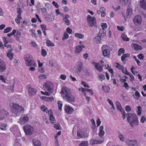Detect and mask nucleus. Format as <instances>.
Segmentation results:
<instances>
[{"label":"nucleus","mask_w":146,"mask_h":146,"mask_svg":"<svg viewBox=\"0 0 146 146\" xmlns=\"http://www.w3.org/2000/svg\"><path fill=\"white\" fill-rule=\"evenodd\" d=\"M120 106H121V105L119 103V111L122 114V117L123 119H125L126 115L127 121L132 127H133L134 126H138L139 121L136 114L134 113H127L126 114L124 110L121 108Z\"/></svg>","instance_id":"obj_1"},{"label":"nucleus","mask_w":146,"mask_h":146,"mask_svg":"<svg viewBox=\"0 0 146 146\" xmlns=\"http://www.w3.org/2000/svg\"><path fill=\"white\" fill-rule=\"evenodd\" d=\"M62 96L64 99H66V100L70 103L74 102V98L72 96L70 90L66 87H64L61 90Z\"/></svg>","instance_id":"obj_2"},{"label":"nucleus","mask_w":146,"mask_h":146,"mask_svg":"<svg viewBox=\"0 0 146 146\" xmlns=\"http://www.w3.org/2000/svg\"><path fill=\"white\" fill-rule=\"evenodd\" d=\"M23 110L22 107L17 104H14L12 109V112L17 115Z\"/></svg>","instance_id":"obj_3"},{"label":"nucleus","mask_w":146,"mask_h":146,"mask_svg":"<svg viewBox=\"0 0 146 146\" xmlns=\"http://www.w3.org/2000/svg\"><path fill=\"white\" fill-rule=\"evenodd\" d=\"M83 68V64L81 62H78L74 68L75 72L78 74H80Z\"/></svg>","instance_id":"obj_4"},{"label":"nucleus","mask_w":146,"mask_h":146,"mask_svg":"<svg viewBox=\"0 0 146 146\" xmlns=\"http://www.w3.org/2000/svg\"><path fill=\"white\" fill-rule=\"evenodd\" d=\"M87 20L90 26L92 27L96 26V20L94 17H91L90 15H88L87 17Z\"/></svg>","instance_id":"obj_5"},{"label":"nucleus","mask_w":146,"mask_h":146,"mask_svg":"<svg viewBox=\"0 0 146 146\" xmlns=\"http://www.w3.org/2000/svg\"><path fill=\"white\" fill-rule=\"evenodd\" d=\"M44 88L50 93L53 92V84L50 81H47L44 84Z\"/></svg>","instance_id":"obj_6"},{"label":"nucleus","mask_w":146,"mask_h":146,"mask_svg":"<svg viewBox=\"0 0 146 146\" xmlns=\"http://www.w3.org/2000/svg\"><path fill=\"white\" fill-rule=\"evenodd\" d=\"M23 129L25 133L27 135H31L33 132V127L29 125H26L24 126Z\"/></svg>","instance_id":"obj_7"},{"label":"nucleus","mask_w":146,"mask_h":146,"mask_svg":"<svg viewBox=\"0 0 146 146\" xmlns=\"http://www.w3.org/2000/svg\"><path fill=\"white\" fill-rule=\"evenodd\" d=\"M142 18L140 15L135 16L133 19V22L134 24L137 26L140 25L141 23Z\"/></svg>","instance_id":"obj_8"},{"label":"nucleus","mask_w":146,"mask_h":146,"mask_svg":"<svg viewBox=\"0 0 146 146\" xmlns=\"http://www.w3.org/2000/svg\"><path fill=\"white\" fill-rule=\"evenodd\" d=\"M88 136V134L86 132H83L80 130L77 131V136L78 137V139L85 138Z\"/></svg>","instance_id":"obj_9"},{"label":"nucleus","mask_w":146,"mask_h":146,"mask_svg":"<svg viewBox=\"0 0 146 146\" xmlns=\"http://www.w3.org/2000/svg\"><path fill=\"white\" fill-rule=\"evenodd\" d=\"M8 113L7 111L4 109H0V120L5 119L7 116Z\"/></svg>","instance_id":"obj_10"},{"label":"nucleus","mask_w":146,"mask_h":146,"mask_svg":"<svg viewBox=\"0 0 146 146\" xmlns=\"http://www.w3.org/2000/svg\"><path fill=\"white\" fill-rule=\"evenodd\" d=\"M29 118L26 115L22 116L20 119L19 123L20 124L23 125L27 123L28 121Z\"/></svg>","instance_id":"obj_11"},{"label":"nucleus","mask_w":146,"mask_h":146,"mask_svg":"<svg viewBox=\"0 0 146 146\" xmlns=\"http://www.w3.org/2000/svg\"><path fill=\"white\" fill-rule=\"evenodd\" d=\"M106 45H103L102 47V53L105 57H108L110 54V51L109 50L106 49Z\"/></svg>","instance_id":"obj_12"},{"label":"nucleus","mask_w":146,"mask_h":146,"mask_svg":"<svg viewBox=\"0 0 146 146\" xmlns=\"http://www.w3.org/2000/svg\"><path fill=\"white\" fill-rule=\"evenodd\" d=\"M78 89L79 90L81 91L83 93L84 95V96H86V91L90 92L91 95L93 94L92 90L83 88H79Z\"/></svg>","instance_id":"obj_13"},{"label":"nucleus","mask_w":146,"mask_h":146,"mask_svg":"<svg viewBox=\"0 0 146 146\" xmlns=\"http://www.w3.org/2000/svg\"><path fill=\"white\" fill-rule=\"evenodd\" d=\"M29 94L30 95H34L37 92L36 90L32 87L30 85H28L27 86Z\"/></svg>","instance_id":"obj_14"},{"label":"nucleus","mask_w":146,"mask_h":146,"mask_svg":"<svg viewBox=\"0 0 146 146\" xmlns=\"http://www.w3.org/2000/svg\"><path fill=\"white\" fill-rule=\"evenodd\" d=\"M92 63L94 66L95 68L99 72H101L103 70L102 66L99 63L94 62H92Z\"/></svg>","instance_id":"obj_15"},{"label":"nucleus","mask_w":146,"mask_h":146,"mask_svg":"<svg viewBox=\"0 0 146 146\" xmlns=\"http://www.w3.org/2000/svg\"><path fill=\"white\" fill-rule=\"evenodd\" d=\"M125 142L127 144L131 146H135L137 143V141L134 139H127Z\"/></svg>","instance_id":"obj_16"},{"label":"nucleus","mask_w":146,"mask_h":146,"mask_svg":"<svg viewBox=\"0 0 146 146\" xmlns=\"http://www.w3.org/2000/svg\"><path fill=\"white\" fill-rule=\"evenodd\" d=\"M21 34L19 31H17L16 30V32L14 35V37L15 40L18 42L21 41L20 38L21 37Z\"/></svg>","instance_id":"obj_17"},{"label":"nucleus","mask_w":146,"mask_h":146,"mask_svg":"<svg viewBox=\"0 0 146 146\" xmlns=\"http://www.w3.org/2000/svg\"><path fill=\"white\" fill-rule=\"evenodd\" d=\"M70 18V15L68 14H66L64 16H63L62 19L65 22V24L67 25H69L70 24V22L68 19Z\"/></svg>","instance_id":"obj_18"},{"label":"nucleus","mask_w":146,"mask_h":146,"mask_svg":"<svg viewBox=\"0 0 146 146\" xmlns=\"http://www.w3.org/2000/svg\"><path fill=\"white\" fill-rule=\"evenodd\" d=\"M53 113L51 110L50 109L48 111V115H50L49 118L51 123H54L56 122L55 118L54 117L53 114Z\"/></svg>","instance_id":"obj_19"},{"label":"nucleus","mask_w":146,"mask_h":146,"mask_svg":"<svg viewBox=\"0 0 146 146\" xmlns=\"http://www.w3.org/2000/svg\"><path fill=\"white\" fill-rule=\"evenodd\" d=\"M97 13L99 15H100L101 13V16L102 17H104L106 15L105 9L104 7H100L99 10L97 11Z\"/></svg>","instance_id":"obj_20"},{"label":"nucleus","mask_w":146,"mask_h":146,"mask_svg":"<svg viewBox=\"0 0 146 146\" xmlns=\"http://www.w3.org/2000/svg\"><path fill=\"white\" fill-rule=\"evenodd\" d=\"M6 64L3 61L0 60V72H3L5 70Z\"/></svg>","instance_id":"obj_21"},{"label":"nucleus","mask_w":146,"mask_h":146,"mask_svg":"<svg viewBox=\"0 0 146 146\" xmlns=\"http://www.w3.org/2000/svg\"><path fill=\"white\" fill-rule=\"evenodd\" d=\"M64 109L66 112L68 114L71 113L74 111L73 108L68 105L65 106Z\"/></svg>","instance_id":"obj_22"},{"label":"nucleus","mask_w":146,"mask_h":146,"mask_svg":"<svg viewBox=\"0 0 146 146\" xmlns=\"http://www.w3.org/2000/svg\"><path fill=\"white\" fill-rule=\"evenodd\" d=\"M84 47V46L83 45L76 46L75 48V52L76 54L80 53L82 50V48Z\"/></svg>","instance_id":"obj_23"},{"label":"nucleus","mask_w":146,"mask_h":146,"mask_svg":"<svg viewBox=\"0 0 146 146\" xmlns=\"http://www.w3.org/2000/svg\"><path fill=\"white\" fill-rule=\"evenodd\" d=\"M105 134V132L104 130V127L102 125L99 128V132L98 135L101 138L104 136Z\"/></svg>","instance_id":"obj_24"},{"label":"nucleus","mask_w":146,"mask_h":146,"mask_svg":"<svg viewBox=\"0 0 146 146\" xmlns=\"http://www.w3.org/2000/svg\"><path fill=\"white\" fill-rule=\"evenodd\" d=\"M11 131L14 134H15L16 132L19 133V129L16 125H13L11 128Z\"/></svg>","instance_id":"obj_25"},{"label":"nucleus","mask_w":146,"mask_h":146,"mask_svg":"<svg viewBox=\"0 0 146 146\" xmlns=\"http://www.w3.org/2000/svg\"><path fill=\"white\" fill-rule=\"evenodd\" d=\"M24 60L25 62L29 61H30L31 62L32 60H33V59L31 55L27 54L25 56Z\"/></svg>","instance_id":"obj_26"},{"label":"nucleus","mask_w":146,"mask_h":146,"mask_svg":"<svg viewBox=\"0 0 146 146\" xmlns=\"http://www.w3.org/2000/svg\"><path fill=\"white\" fill-rule=\"evenodd\" d=\"M12 50L10 49L8 51V52L7 54V56L8 58H9L10 60L12 59L13 56H14L12 52Z\"/></svg>","instance_id":"obj_27"},{"label":"nucleus","mask_w":146,"mask_h":146,"mask_svg":"<svg viewBox=\"0 0 146 146\" xmlns=\"http://www.w3.org/2000/svg\"><path fill=\"white\" fill-rule=\"evenodd\" d=\"M130 56V54L128 53H126L124 54L121 57V59L123 63L124 64H125L126 61H125V59L126 58L129 57Z\"/></svg>","instance_id":"obj_28"},{"label":"nucleus","mask_w":146,"mask_h":146,"mask_svg":"<svg viewBox=\"0 0 146 146\" xmlns=\"http://www.w3.org/2000/svg\"><path fill=\"white\" fill-rule=\"evenodd\" d=\"M132 47L136 50H141L142 49V48L141 46L136 44H132Z\"/></svg>","instance_id":"obj_29"},{"label":"nucleus","mask_w":146,"mask_h":146,"mask_svg":"<svg viewBox=\"0 0 146 146\" xmlns=\"http://www.w3.org/2000/svg\"><path fill=\"white\" fill-rule=\"evenodd\" d=\"M133 12L132 9V8L130 7L129 6L127 8V10L126 15L127 17H128L131 15Z\"/></svg>","instance_id":"obj_30"},{"label":"nucleus","mask_w":146,"mask_h":146,"mask_svg":"<svg viewBox=\"0 0 146 146\" xmlns=\"http://www.w3.org/2000/svg\"><path fill=\"white\" fill-rule=\"evenodd\" d=\"M25 63L27 66H36V64L34 62V60H32L31 62L30 61H29L25 62Z\"/></svg>","instance_id":"obj_31"},{"label":"nucleus","mask_w":146,"mask_h":146,"mask_svg":"<svg viewBox=\"0 0 146 146\" xmlns=\"http://www.w3.org/2000/svg\"><path fill=\"white\" fill-rule=\"evenodd\" d=\"M106 31L105 30L100 29L99 33L98 36L101 38H103L106 35Z\"/></svg>","instance_id":"obj_32"},{"label":"nucleus","mask_w":146,"mask_h":146,"mask_svg":"<svg viewBox=\"0 0 146 146\" xmlns=\"http://www.w3.org/2000/svg\"><path fill=\"white\" fill-rule=\"evenodd\" d=\"M98 79L101 81H102L104 80L105 79V76L104 75L102 74L99 73L98 74Z\"/></svg>","instance_id":"obj_33"},{"label":"nucleus","mask_w":146,"mask_h":146,"mask_svg":"<svg viewBox=\"0 0 146 146\" xmlns=\"http://www.w3.org/2000/svg\"><path fill=\"white\" fill-rule=\"evenodd\" d=\"M33 142L35 145L36 146H41V143L38 140L36 139H34L33 140Z\"/></svg>","instance_id":"obj_34"},{"label":"nucleus","mask_w":146,"mask_h":146,"mask_svg":"<svg viewBox=\"0 0 146 146\" xmlns=\"http://www.w3.org/2000/svg\"><path fill=\"white\" fill-rule=\"evenodd\" d=\"M102 89L106 93L109 92L110 90V87L108 86H104L102 87Z\"/></svg>","instance_id":"obj_35"},{"label":"nucleus","mask_w":146,"mask_h":146,"mask_svg":"<svg viewBox=\"0 0 146 146\" xmlns=\"http://www.w3.org/2000/svg\"><path fill=\"white\" fill-rule=\"evenodd\" d=\"M140 5L143 9H146V2L145 0L140 1Z\"/></svg>","instance_id":"obj_36"},{"label":"nucleus","mask_w":146,"mask_h":146,"mask_svg":"<svg viewBox=\"0 0 146 146\" xmlns=\"http://www.w3.org/2000/svg\"><path fill=\"white\" fill-rule=\"evenodd\" d=\"M119 4L122 5L129 4L130 3V1L129 0H120Z\"/></svg>","instance_id":"obj_37"},{"label":"nucleus","mask_w":146,"mask_h":146,"mask_svg":"<svg viewBox=\"0 0 146 146\" xmlns=\"http://www.w3.org/2000/svg\"><path fill=\"white\" fill-rule=\"evenodd\" d=\"M82 74L86 77H88L90 75V73L89 71L87 69H85L82 72Z\"/></svg>","instance_id":"obj_38"},{"label":"nucleus","mask_w":146,"mask_h":146,"mask_svg":"<svg viewBox=\"0 0 146 146\" xmlns=\"http://www.w3.org/2000/svg\"><path fill=\"white\" fill-rule=\"evenodd\" d=\"M7 125L3 123H0V129L3 130H5L6 129Z\"/></svg>","instance_id":"obj_39"},{"label":"nucleus","mask_w":146,"mask_h":146,"mask_svg":"<svg viewBox=\"0 0 146 146\" xmlns=\"http://www.w3.org/2000/svg\"><path fill=\"white\" fill-rule=\"evenodd\" d=\"M46 44L48 46H55L54 43L52 42L49 40H47L46 41Z\"/></svg>","instance_id":"obj_40"},{"label":"nucleus","mask_w":146,"mask_h":146,"mask_svg":"<svg viewBox=\"0 0 146 146\" xmlns=\"http://www.w3.org/2000/svg\"><path fill=\"white\" fill-rule=\"evenodd\" d=\"M74 35L75 37L79 39H83L84 37V35L81 33H75Z\"/></svg>","instance_id":"obj_41"},{"label":"nucleus","mask_w":146,"mask_h":146,"mask_svg":"<svg viewBox=\"0 0 146 146\" xmlns=\"http://www.w3.org/2000/svg\"><path fill=\"white\" fill-rule=\"evenodd\" d=\"M21 15L20 14L18 15L17 18L15 19V21L18 24H19L20 23L21 20Z\"/></svg>","instance_id":"obj_42"},{"label":"nucleus","mask_w":146,"mask_h":146,"mask_svg":"<svg viewBox=\"0 0 146 146\" xmlns=\"http://www.w3.org/2000/svg\"><path fill=\"white\" fill-rule=\"evenodd\" d=\"M40 108L42 111L45 112L47 113L48 114V111H49V110H48L47 108L44 105L42 106Z\"/></svg>","instance_id":"obj_43"},{"label":"nucleus","mask_w":146,"mask_h":146,"mask_svg":"<svg viewBox=\"0 0 146 146\" xmlns=\"http://www.w3.org/2000/svg\"><path fill=\"white\" fill-rule=\"evenodd\" d=\"M121 37L124 41H128L129 40V38L127 37L126 35L124 33H123L121 35Z\"/></svg>","instance_id":"obj_44"},{"label":"nucleus","mask_w":146,"mask_h":146,"mask_svg":"<svg viewBox=\"0 0 146 146\" xmlns=\"http://www.w3.org/2000/svg\"><path fill=\"white\" fill-rule=\"evenodd\" d=\"M103 141L100 140V139H96L93 141V143L94 144H99L102 143Z\"/></svg>","instance_id":"obj_45"},{"label":"nucleus","mask_w":146,"mask_h":146,"mask_svg":"<svg viewBox=\"0 0 146 146\" xmlns=\"http://www.w3.org/2000/svg\"><path fill=\"white\" fill-rule=\"evenodd\" d=\"M88 144L87 141H83L78 146H88Z\"/></svg>","instance_id":"obj_46"},{"label":"nucleus","mask_w":146,"mask_h":146,"mask_svg":"<svg viewBox=\"0 0 146 146\" xmlns=\"http://www.w3.org/2000/svg\"><path fill=\"white\" fill-rule=\"evenodd\" d=\"M101 38L99 36H96L95 39V41L97 44H99L100 43L101 41Z\"/></svg>","instance_id":"obj_47"},{"label":"nucleus","mask_w":146,"mask_h":146,"mask_svg":"<svg viewBox=\"0 0 146 146\" xmlns=\"http://www.w3.org/2000/svg\"><path fill=\"white\" fill-rule=\"evenodd\" d=\"M68 35L66 32H65L63 36L62 39L63 41H64L65 40L68 38Z\"/></svg>","instance_id":"obj_48"},{"label":"nucleus","mask_w":146,"mask_h":146,"mask_svg":"<svg viewBox=\"0 0 146 146\" xmlns=\"http://www.w3.org/2000/svg\"><path fill=\"white\" fill-rule=\"evenodd\" d=\"M39 80H41L44 79L46 78V76L45 75L40 74L38 76Z\"/></svg>","instance_id":"obj_49"},{"label":"nucleus","mask_w":146,"mask_h":146,"mask_svg":"<svg viewBox=\"0 0 146 146\" xmlns=\"http://www.w3.org/2000/svg\"><path fill=\"white\" fill-rule=\"evenodd\" d=\"M20 143V140H18L17 141L16 140L13 146H21V144Z\"/></svg>","instance_id":"obj_50"},{"label":"nucleus","mask_w":146,"mask_h":146,"mask_svg":"<svg viewBox=\"0 0 146 146\" xmlns=\"http://www.w3.org/2000/svg\"><path fill=\"white\" fill-rule=\"evenodd\" d=\"M58 105L59 110L60 111L61 110L62 106V103L61 102L59 101L58 102Z\"/></svg>","instance_id":"obj_51"},{"label":"nucleus","mask_w":146,"mask_h":146,"mask_svg":"<svg viewBox=\"0 0 146 146\" xmlns=\"http://www.w3.org/2000/svg\"><path fill=\"white\" fill-rule=\"evenodd\" d=\"M12 30V28L10 27H7L4 30V33H7L9 32Z\"/></svg>","instance_id":"obj_52"},{"label":"nucleus","mask_w":146,"mask_h":146,"mask_svg":"<svg viewBox=\"0 0 146 146\" xmlns=\"http://www.w3.org/2000/svg\"><path fill=\"white\" fill-rule=\"evenodd\" d=\"M107 24L105 23H103L101 24V27H102V29L104 30H105V29H106L107 27Z\"/></svg>","instance_id":"obj_53"},{"label":"nucleus","mask_w":146,"mask_h":146,"mask_svg":"<svg viewBox=\"0 0 146 146\" xmlns=\"http://www.w3.org/2000/svg\"><path fill=\"white\" fill-rule=\"evenodd\" d=\"M54 127L55 129L58 130H60L61 127L60 125L58 124H55L54 125Z\"/></svg>","instance_id":"obj_54"},{"label":"nucleus","mask_w":146,"mask_h":146,"mask_svg":"<svg viewBox=\"0 0 146 146\" xmlns=\"http://www.w3.org/2000/svg\"><path fill=\"white\" fill-rule=\"evenodd\" d=\"M137 108L138 109L137 114L138 115H140L141 114V108L140 106H138Z\"/></svg>","instance_id":"obj_55"},{"label":"nucleus","mask_w":146,"mask_h":146,"mask_svg":"<svg viewBox=\"0 0 146 146\" xmlns=\"http://www.w3.org/2000/svg\"><path fill=\"white\" fill-rule=\"evenodd\" d=\"M42 55L43 56H45L47 54V52L46 50L42 49L41 50Z\"/></svg>","instance_id":"obj_56"},{"label":"nucleus","mask_w":146,"mask_h":146,"mask_svg":"<svg viewBox=\"0 0 146 146\" xmlns=\"http://www.w3.org/2000/svg\"><path fill=\"white\" fill-rule=\"evenodd\" d=\"M81 84L84 87L88 88H90V86H88V84H87L86 82H85L82 81L81 82Z\"/></svg>","instance_id":"obj_57"},{"label":"nucleus","mask_w":146,"mask_h":146,"mask_svg":"<svg viewBox=\"0 0 146 146\" xmlns=\"http://www.w3.org/2000/svg\"><path fill=\"white\" fill-rule=\"evenodd\" d=\"M135 95L137 97L136 99L137 100H139V98L140 96V95L139 92L137 91H136L135 93Z\"/></svg>","instance_id":"obj_58"},{"label":"nucleus","mask_w":146,"mask_h":146,"mask_svg":"<svg viewBox=\"0 0 146 146\" xmlns=\"http://www.w3.org/2000/svg\"><path fill=\"white\" fill-rule=\"evenodd\" d=\"M16 32V30L14 29L13 30L12 32L8 34H7V36L9 37H10L12 35H14L15 33Z\"/></svg>","instance_id":"obj_59"},{"label":"nucleus","mask_w":146,"mask_h":146,"mask_svg":"<svg viewBox=\"0 0 146 146\" xmlns=\"http://www.w3.org/2000/svg\"><path fill=\"white\" fill-rule=\"evenodd\" d=\"M146 120V117L145 116H143L141 117L140 122L142 123H143Z\"/></svg>","instance_id":"obj_60"},{"label":"nucleus","mask_w":146,"mask_h":146,"mask_svg":"<svg viewBox=\"0 0 146 146\" xmlns=\"http://www.w3.org/2000/svg\"><path fill=\"white\" fill-rule=\"evenodd\" d=\"M133 58L136 61L137 65L138 66H140V62L136 58V56H134L133 57Z\"/></svg>","instance_id":"obj_61"},{"label":"nucleus","mask_w":146,"mask_h":146,"mask_svg":"<svg viewBox=\"0 0 146 146\" xmlns=\"http://www.w3.org/2000/svg\"><path fill=\"white\" fill-rule=\"evenodd\" d=\"M138 58L140 60H143L144 58V56L141 54H138L137 55Z\"/></svg>","instance_id":"obj_62"},{"label":"nucleus","mask_w":146,"mask_h":146,"mask_svg":"<svg viewBox=\"0 0 146 146\" xmlns=\"http://www.w3.org/2000/svg\"><path fill=\"white\" fill-rule=\"evenodd\" d=\"M125 110L126 111L129 112L131 110V108L129 106H127L125 108Z\"/></svg>","instance_id":"obj_63"},{"label":"nucleus","mask_w":146,"mask_h":146,"mask_svg":"<svg viewBox=\"0 0 146 146\" xmlns=\"http://www.w3.org/2000/svg\"><path fill=\"white\" fill-rule=\"evenodd\" d=\"M40 26L42 31H44L46 30V26L45 25L41 24L40 25Z\"/></svg>","instance_id":"obj_64"}]
</instances>
